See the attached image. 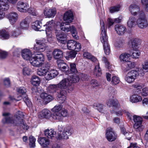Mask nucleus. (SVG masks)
Returning a JSON list of instances; mask_svg holds the SVG:
<instances>
[{
	"label": "nucleus",
	"instance_id": "nucleus-1",
	"mask_svg": "<svg viewBox=\"0 0 148 148\" xmlns=\"http://www.w3.org/2000/svg\"><path fill=\"white\" fill-rule=\"evenodd\" d=\"M23 58L26 60H29L31 64L34 66L39 67L42 65L45 61L43 54L42 53L36 54L34 56L32 57V53L29 49H25L22 51Z\"/></svg>",
	"mask_w": 148,
	"mask_h": 148
},
{
	"label": "nucleus",
	"instance_id": "nucleus-2",
	"mask_svg": "<svg viewBox=\"0 0 148 148\" xmlns=\"http://www.w3.org/2000/svg\"><path fill=\"white\" fill-rule=\"evenodd\" d=\"M18 115H17L14 117V119L10 117H9V113H4L3 114V116L5 117L2 120L3 123H10L13 124L14 125L20 126L24 130H27L29 128V126L24 122L22 118L24 115L21 112H18Z\"/></svg>",
	"mask_w": 148,
	"mask_h": 148
},
{
	"label": "nucleus",
	"instance_id": "nucleus-3",
	"mask_svg": "<svg viewBox=\"0 0 148 148\" xmlns=\"http://www.w3.org/2000/svg\"><path fill=\"white\" fill-rule=\"evenodd\" d=\"M101 26V36L100 40L103 44V49L105 54L108 55L110 53V49L109 45L108 43V37L106 34V28L103 21H100Z\"/></svg>",
	"mask_w": 148,
	"mask_h": 148
},
{
	"label": "nucleus",
	"instance_id": "nucleus-4",
	"mask_svg": "<svg viewBox=\"0 0 148 148\" xmlns=\"http://www.w3.org/2000/svg\"><path fill=\"white\" fill-rule=\"evenodd\" d=\"M143 76L144 73L142 69H140L138 71L135 70H132L128 72L125 77L124 79L127 83L132 84L133 83L139 75Z\"/></svg>",
	"mask_w": 148,
	"mask_h": 148
},
{
	"label": "nucleus",
	"instance_id": "nucleus-5",
	"mask_svg": "<svg viewBox=\"0 0 148 148\" xmlns=\"http://www.w3.org/2000/svg\"><path fill=\"white\" fill-rule=\"evenodd\" d=\"M70 23H67V22L62 23L60 25L61 29L66 32L70 31L73 38L76 39H78V37L77 35V32L76 29L73 25L70 26L69 25Z\"/></svg>",
	"mask_w": 148,
	"mask_h": 148
},
{
	"label": "nucleus",
	"instance_id": "nucleus-6",
	"mask_svg": "<svg viewBox=\"0 0 148 148\" xmlns=\"http://www.w3.org/2000/svg\"><path fill=\"white\" fill-rule=\"evenodd\" d=\"M61 127H58V129L60 133H58V139L59 140H67L69 138V136H70L73 132V129L69 127H65L62 132L61 129Z\"/></svg>",
	"mask_w": 148,
	"mask_h": 148
},
{
	"label": "nucleus",
	"instance_id": "nucleus-7",
	"mask_svg": "<svg viewBox=\"0 0 148 148\" xmlns=\"http://www.w3.org/2000/svg\"><path fill=\"white\" fill-rule=\"evenodd\" d=\"M137 24L139 28L142 29L146 28L148 25L145 14L142 11H141L138 15V18L137 20Z\"/></svg>",
	"mask_w": 148,
	"mask_h": 148
},
{
	"label": "nucleus",
	"instance_id": "nucleus-8",
	"mask_svg": "<svg viewBox=\"0 0 148 148\" xmlns=\"http://www.w3.org/2000/svg\"><path fill=\"white\" fill-rule=\"evenodd\" d=\"M58 84V87L60 90H65L69 92L73 91V88L71 86V83L69 81L68 78H65L62 79Z\"/></svg>",
	"mask_w": 148,
	"mask_h": 148
},
{
	"label": "nucleus",
	"instance_id": "nucleus-9",
	"mask_svg": "<svg viewBox=\"0 0 148 148\" xmlns=\"http://www.w3.org/2000/svg\"><path fill=\"white\" fill-rule=\"evenodd\" d=\"M108 106H110L112 105L114 112L118 116L121 115L123 114L122 111L120 110V107L118 101L117 99H111L108 100L107 102Z\"/></svg>",
	"mask_w": 148,
	"mask_h": 148
},
{
	"label": "nucleus",
	"instance_id": "nucleus-10",
	"mask_svg": "<svg viewBox=\"0 0 148 148\" xmlns=\"http://www.w3.org/2000/svg\"><path fill=\"white\" fill-rule=\"evenodd\" d=\"M55 23L54 21L51 20V21L47 22L45 25L44 26H46V33L47 36V40L49 41H51L52 40V30L55 25Z\"/></svg>",
	"mask_w": 148,
	"mask_h": 148
},
{
	"label": "nucleus",
	"instance_id": "nucleus-11",
	"mask_svg": "<svg viewBox=\"0 0 148 148\" xmlns=\"http://www.w3.org/2000/svg\"><path fill=\"white\" fill-rule=\"evenodd\" d=\"M133 121L135 123L134 127L136 131L140 132L143 129V126L142 125L143 121L142 119L139 116L134 115L133 116Z\"/></svg>",
	"mask_w": 148,
	"mask_h": 148
},
{
	"label": "nucleus",
	"instance_id": "nucleus-12",
	"mask_svg": "<svg viewBox=\"0 0 148 148\" xmlns=\"http://www.w3.org/2000/svg\"><path fill=\"white\" fill-rule=\"evenodd\" d=\"M68 115L67 110L65 109H63L60 112H54L52 115L53 118L55 120L60 121H62L64 117Z\"/></svg>",
	"mask_w": 148,
	"mask_h": 148
},
{
	"label": "nucleus",
	"instance_id": "nucleus-13",
	"mask_svg": "<svg viewBox=\"0 0 148 148\" xmlns=\"http://www.w3.org/2000/svg\"><path fill=\"white\" fill-rule=\"evenodd\" d=\"M46 40L42 39L36 40L37 45H35L34 49L36 52L38 51L43 52L46 49V47L45 45Z\"/></svg>",
	"mask_w": 148,
	"mask_h": 148
},
{
	"label": "nucleus",
	"instance_id": "nucleus-14",
	"mask_svg": "<svg viewBox=\"0 0 148 148\" xmlns=\"http://www.w3.org/2000/svg\"><path fill=\"white\" fill-rule=\"evenodd\" d=\"M56 37L59 42L64 44L66 42V35L64 32L57 29L55 30Z\"/></svg>",
	"mask_w": 148,
	"mask_h": 148
},
{
	"label": "nucleus",
	"instance_id": "nucleus-15",
	"mask_svg": "<svg viewBox=\"0 0 148 148\" xmlns=\"http://www.w3.org/2000/svg\"><path fill=\"white\" fill-rule=\"evenodd\" d=\"M29 7V4L26 2L19 1L16 5L17 9L20 12H26L27 8Z\"/></svg>",
	"mask_w": 148,
	"mask_h": 148
},
{
	"label": "nucleus",
	"instance_id": "nucleus-16",
	"mask_svg": "<svg viewBox=\"0 0 148 148\" xmlns=\"http://www.w3.org/2000/svg\"><path fill=\"white\" fill-rule=\"evenodd\" d=\"M9 7V5L7 2H0V20L4 17L5 14L4 11L8 10Z\"/></svg>",
	"mask_w": 148,
	"mask_h": 148
},
{
	"label": "nucleus",
	"instance_id": "nucleus-17",
	"mask_svg": "<svg viewBox=\"0 0 148 148\" xmlns=\"http://www.w3.org/2000/svg\"><path fill=\"white\" fill-rule=\"evenodd\" d=\"M106 135L107 139L110 141H114L116 138V136L111 128H108L107 129Z\"/></svg>",
	"mask_w": 148,
	"mask_h": 148
},
{
	"label": "nucleus",
	"instance_id": "nucleus-18",
	"mask_svg": "<svg viewBox=\"0 0 148 148\" xmlns=\"http://www.w3.org/2000/svg\"><path fill=\"white\" fill-rule=\"evenodd\" d=\"M18 16L17 13L15 12H11L7 15V18L11 24H14L17 21Z\"/></svg>",
	"mask_w": 148,
	"mask_h": 148
},
{
	"label": "nucleus",
	"instance_id": "nucleus-19",
	"mask_svg": "<svg viewBox=\"0 0 148 148\" xmlns=\"http://www.w3.org/2000/svg\"><path fill=\"white\" fill-rule=\"evenodd\" d=\"M93 108L97 109L99 112L106 114V117L108 119V116L109 115L108 114V110H106V108L104 106L99 103H94L93 105Z\"/></svg>",
	"mask_w": 148,
	"mask_h": 148
},
{
	"label": "nucleus",
	"instance_id": "nucleus-20",
	"mask_svg": "<svg viewBox=\"0 0 148 148\" xmlns=\"http://www.w3.org/2000/svg\"><path fill=\"white\" fill-rule=\"evenodd\" d=\"M43 62V64L41 66H42L41 68L38 69L37 71L38 75L40 76H44L46 75L48 71V67L46 66V64Z\"/></svg>",
	"mask_w": 148,
	"mask_h": 148
},
{
	"label": "nucleus",
	"instance_id": "nucleus-21",
	"mask_svg": "<svg viewBox=\"0 0 148 148\" xmlns=\"http://www.w3.org/2000/svg\"><path fill=\"white\" fill-rule=\"evenodd\" d=\"M44 15L49 18L54 17L56 13V10L55 8L51 9L45 8L44 10Z\"/></svg>",
	"mask_w": 148,
	"mask_h": 148
},
{
	"label": "nucleus",
	"instance_id": "nucleus-22",
	"mask_svg": "<svg viewBox=\"0 0 148 148\" xmlns=\"http://www.w3.org/2000/svg\"><path fill=\"white\" fill-rule=\"evenodd\" d=\"M129 9L131 14L134 16H136L138 14H139L140 11L139 7L135 4L131 5L129 6Z\"/></svg>",
	"mask_w": 148,
	"mask_h": 148
},
{
	"label": "nucleus",
	"instance_id": "nucleus-23",
	"mask_svg": "<svg viewBox=\"0 0 148 148\" xmlns=\"http://www.w3.org/2000/svg\"><path fill=\"white\" fill-rule=\"evenodd\" d=\"M66 94L67 92L65 90H60L57 98L59 103H62L64 102L66 99Z\"/></svg>",
	"mask_w": 148,
	"mask_h": 148
},
{
	"label": "nucleus",
	"instance_id": "nucleus-24",
	"mask_svg": "<svg viewBox=\"0 0 148 148\" xmlns=\"http://www.w3.org/2000/svg\"><path fill=\"white\" fill-rule=\"evenodd\" d=\"M115 29L117 33L121 35L124 34L126 31V29L125 26L119 24H117L115 25Z\"/></svg>",
	"mask_w": 148,
	"mask_h": 148
},
{
	"label": "nucleus",
	"instance_id": "nucleus-25",
	"mask_svg": "<svg viewBox=\"0 0 148 148\" xmlns=\"http://www.w3.org/2000/svg\"><path fill=\"white\" fill-rule=\"evenodd\" d=\"M63 19L67 23H71L73 19V16L72 12L70 10L66 12L64 14Z\"/></svg>",
	"mask_w": 148,
	"mask_h": 148
},
{
	"label": "nucleus",
	"instance_id": "nucleus-26",
	"mask_svg": "<svg viewBox=\"0 0 148 148\" xmlns=\"http://www.w3.org/2000/svg\"><path fill=\"white\" fill-rule=\"evenodd\" d=\"M74 73L67 77L69 81L71 83V85L72 83L77 82L80 79L79 73Z\"/></svg>",
	"mask_w": 148,
	"mask_h": 148
},
{
	"label": "nucleus",
	"instance_id": "nucleus-27",
	"mask_svg": "<svg viewBox=\"0 0 148 148\" xmlns=\"http://www.w3.org/2000/svg\"><path fill=\"white\" fill-rule=\"evenodd\" d=\"M21 31L28 29L29 27V23L27 22V18L22 20L20 23V26H16Z\"/></svg>",
	"mask_w": 148,
	"mask_h": 148
},
{
	"label": "nucleus",
	"instance_id": "nucleus-28",
	"mask_svg": "<svg viewBox=\"0 0 148 148\" xmlns=\"http://www.w3.org/2000/svg\"><path fill=\"white\" fill-rule=\"evenodd\" d=\"M10 36L9 32L8 29H4L0 30V37L1 39H8Z\"/></svg>",
	"mask_w": 148,
	"mask_h": 148
},
{
	"label": "nucleus",
	"instance_id": "nucleus-29",
	"mask_svg": "<svg viewBox=\"0 0 148 148\" xmlns=\"http://www.w3.org/2000/svg\"><path fill=\"white\" fill-rule=\"evenodd\" d=\"M131 54L128 53H123L121 54L119 56L120 61L122 62L125 63L130 60Z\"/></svg>",
	"mask_w": 148,
	"mask_h": 148
},
{
	"label": "nucleus",
	"instance_id": "nucleus-30",
	"mask_svg": "<svg viewBox=\"0 0 148 148\" xmlns=\"http://www.w3.org/2000/svg\"><path fill=\"white\" fill-rule=\"evenodd\" d=\"M38 141L41 146L44 147L47 146L50 143V140L46 137H39Z\"/></svg>",
	"mask_w": 148,
	"mask_h": 148
},
{
	"label": "nucleus",
	"instance_id": "nucleus-31",
	"mask_svg": "<svg viewBox=\"0 0 148 148\" xmlns=\"http://www.w3.org/2000/svg\"><path fill=\"white\" fill-rule=\"evenodd\" d=\"M129 52L131 53V56L133 58H138L140 54V52L138 48L130 49Z\"/></svg>",
	"mask_w": 148,
	"mask_h": 148
},
{
	"label": "nucleus",
	"instance_id": "nucleus-32",
	"mask_svg": "<svg viewBox=\"0 0 148 148\" xmlns=\"http://www.w3.org/2000/svg\"><path fill=\"white\" fill-rule=\"evenodd\" d=\"M40 97L47 103L52 101L53 98L51 95L47 94L45 92L42 93L40 95Z\"/></svg>",
	"mask_w": 148,
	"mask_h": 148
},
{
	"label": "nucleus",
	"instance_id": "nucleus-33",
	"mask_svg": "<svg viewBox=\"0 0 148 148\" xmlns=\"http://www.w3.org/2000/svg\"><path fill=\"white\" fill-rule=\"evenodd\" d=\"M45 134L49 138H52L54 137L56 134V132L54 130L52 129L49 130L48 129L45 130L44 131Z\"/></svg>",
	"mask_w": 148,
	"mask_h": 148
},
{
	"label": "nucleus",
	"instance_id": "nucleus-34",
	"mask_svg": "<svg viewBox=\"0 0 148 148\" xmlns=\"http://www.w3.org/2000/svg\"><path fill=\"white\" fill-rule=\"evenodd\" d=\"M137 24L136 19L134 17L131 16L127 22V26L130 28L134 27Z\"/></svg>",
	"mask_w": 148,
	"mask_h": 148
},
{
	"label": "nucleus",
	"instance_id": "nucleus-35",
	"mask_svg": "<svg viewBox=\"0 0 148 148\" xmlns=\"http://www.w3.org/2000/svg\"><path fill=\"white\" fill-rule=\"evenodd\" d=\"M21 33V31L16 26L13 27V29L11 33V36L14 38L18 37Z\"/></svg>",
	"mask_w": 148,
	"mask_h": 148
},
{
	"label": "nucleus",
	"instance_id": "nucleus-36",
	"mask_svg": "<svg viewBox=\"0 0 148 148\" xmlns=\"http://www.w3.org/2000/svg\"><path fill=\"white\" fill-rule=\"evenodd\" d=\"M42 25V23L40 21H36L32 23V28L36 31H41L43 30V29H40Z\"/></svg>",
	"mask_w": 148,
	"mask_h": 148
},
{
	"label": "nucleus",
	"instance_id": "nucleus-37",
	"mask_svg": "<svg viewBox=\"0 0 148 148\" xmlns=\"http://www.w3.org/2000/svg\"><path fill=\"white\" fill-rule=\"evenodd\" d=\"M142 100V97L136 95H134L130 96V101L133 103H136L140 102Z\"/></svg>",
	"mask_w": 148,
	"mask_h": 148
},
{
	"label": "nucleus",
	"instance_id": "nucleus-38",
	"mask_svg": "<svg viewBox=\"0 0 148 148\" xmlns=\"http://www.w3.org/2000/svg\"><path fill=\"white\" fill-rule=\"evenodd\" d=\"M58 74V72L56 70L53 69L51 70L48 73L47 75L46 76V77L47 79H51L56 77Z\"/></svg>",
	"mask_w": 148,
	"mask_h": 148
},
{
	"label": "nucleus",
	"instance_id": "nucleus-39",
	"mask_svg": "<svg viewBox=\"0 0 148 148\" xmlns=\"http://www.w3.org/2000/svg\"><path fill=\"white\" fill-rule=\"evenodd\" d=\"M62 52L60 49H55L53 53V54L54 58L55 59H58L62 57Z\"/></svg>",
	"mask_w": 148,
	"mask_h": 148
},
{
	"label": "nucleus",
	"instance_id": "nucleus-40",
	"mask_svg": "<svg viewBox=\"0 0 148 148\" xmlns=\"http://www.w3.org/2000/svg\"><path fill=\"white\" fill-rule=\"evenodd\" d=\"M40 78L36 75H33L31 79V83L33 85L37 86L40 83Z\"/></svg>",
	"mask_w": 148,
	"mask_h": 148
},
{
	"label": "nucleus",
	"instance_id": "nucleus-41",
	"mask_svg": "<svg viewBox=\"0 0 148 148\" xmlns=\"http://www.w3.org/2000/svg\"><path fill=\"white\" fill-rule=\"evenodd\" d=\"M58 84H50L47 88V91L49 92H53L58 89Z\"/></svg>",
	"mask_w": 148,
	"mask_h": 148
},
{
	"label": "nucleus",
	"instance_id": "nucleus-42",
	"mask_svg": "<svg viewBox=\"0 0 148 148\" xmlns=\"http://www.w3.org/2000/svg\"><path fill=\"white\" fill-rule=\"evenodd\" d=\"M93 74L97 77L101 76L102 75L101 69L99 67V64L98 63L95 66L94 69Z\"/></svg>",
	"mask_w": 148,
	"mask_h": 148
},
{
	"label": "nucleus",
	"instance_id": "nucleus-43",
	"mask_svg": "<svg viewBox=\"0 0 148 148\" xmlns=\"http://www.w3.org/2000/svg\"><path fill=\"white\" fill-rule=\"evenodd\" d=\"M39 114L41 117L47 118L50 116V112L48 109H45L42 110Z\"/></svg>",
	"mask_w": 148,
	"mask_h": 148
},
{
	"label": "nucleus",
	"instance_id": "nucleus-44",
	"mask_svg": "<svg viewBox=\"0 0 148 148\" xmlns=\"http://www.w3.org/2000/svg\"><path fill=\"white\" fill-rule=\"evenodd\" d=\"M77 52L75 51H70L67 52L66 55L65 56V58L67 60H69L70 58H74L77 54Z\"/></svg>",
	"mask_w": 148,
	"mask_h": 148
},
{
	"label": "nucleus",
	"instance_id": "nucleus-45",
	"mask_svg": "<svg viewBox=\"0 0 148 148\" xmlns=\"http://www.w3.org/2000/svg\"><path fill=\"white\" fill-rule=\"evenodd\" d=\"M83 56L86 58L90 59L93 62H96L97 61V59L91 54L87 52H84L83 54Z\"/></svg>",
	"mask_w": 148,
	"mask_h": 148
},
{
	"label": "nucleus",
	"instance_id": "nucleus-46",
	"mask_svg": "<svg viewBox=\"0 0 148 148\" xmlns=\"http://www.w3.org/2000/svg\"><path fill=\"white\" fill-rule=\"evenodd\" d=\"M58 65L59 68L62 71H64L65 70L67 69H68V65L62 61H61L58 62Z\"/></svg>",
	"mask_w": 148,
	"mask_h": 148
},
{
	"label": "nucleus",
	"instance_id": "nucleus-47",
	"mask_svg": "<svg viewBox=\"0 0 148 148\" xmlns=\"http://www.w3.org/2000/svg\"><path fill=\"white\" fill-rule=\"evenodd\" d=\"M76 43V41L71 40L67 42V46L68 49L73 50L74 45Z\"/></svg>",
	"mask_w": 148,
	"mask_h": 148
},
{
	"label": "nucleus",
	"instance_id": "nucleus-48",
	"mask_svg": "<svg viewBox=\"0 0 148 148\" xmlns=\"http://www.w3.org/2000/svg\"><path fill=\"white\" fill-rule=\"evenodd\" d=\"M139 40L137 38L130 40L131 46H130V49H134V48H138L137 46L138 45Z\"/></svg>",
	"mask_w": 148,
	"mask_h": 148
},
{
	"label": "nucleus",
	"instance_id": "nucleus-49",
	"mask_svg": "<svg viewBox=\"0 0 148 148\" xmlns=\"http://www.w3.org/2000/svg\"><path fill=\"white\" fill-rule=\"evenodd\" d=\"M124 41L123 40L121 39L118 40L114 43L115 46L117 48H122L123 46Z\"/></svg>",
	"mask_w": 148,
	"mask_h": 148
},
{
	"label": "nucleus",
	"instance_id": "nucleus-50",
	"mask_svg": "<svg viewBox=\"0 0 148 148\" xmlns=\"http://www.w3.org/2000/svg\"><path fill=\"white\" fill-rule=\"evenodd\" d=\"M120 82L119 78L116 76H113L112 77L111 84L113 85H115L119 84Z\"/></svg>",
	"mask_w": 148,
	"mask_h": 148
},
{
	"label": "nucleus",
	"instance_id": "nucleus-51",
	"mask_svg": "<svg viewBox=\"0 0 148 148\" xmlns=\"http://www.w3.org/2000/svg\"><path fill=\"white\" fill-rule=\"evenodd\" d=\"M29 145L30 147L34 148L35 147L36 139L33 136H31L29 137Z\"/></svg>",
	"mask_w": 148,
	"mask_h": 148
},
{
	"label": "nucleus",
	"instance_id": "nucleus-52",
	"mask_svg": "<svg viewBox=\"0 0 148 148\" xmlns=\"http://www.w3.org/2000/svg\"><path fill=\"white\" fill-rule=\"evenodd\" d=\"M62 107L63 105L62 104L57 105L51 109V111L54 112H60V111L63 109Z\"/></svg>",
	"mask_w": 148,
	"mask_h": 148
},
{
	"label": "nucleus",
	"instance_id": "nucleus-53",
	"mask_svg": "<svg viewBox=\"0 0 148 148\" xmlns=\"http://www.w3.org/2000/svg\"><path fill=\"white\" fill-rule=\"evenodd\" d=\"M120 7V6L119 5L111 7L109 9L110 12L112 13L118 12L119 10Z\"/></svg>",
	"mask_w": 148,
	"mask_h": 148
},
{
	"label": "nucleus",
	"instance_id": "nucleus-54",
	"mask_svg": "<svg viewBox=\"0 0 148 148\" xmlns=\"http://www.w3.org/2000/svg\"><path fill=\"white\" fill-rule=\"evenodd\" d=\"M70 71L73 73H78L77 72V69L76 68V64L74 63H70Z\"/></svg>",
	"mask_w": 148,
	"mask_h": 148
},
{
	"label": "nucleus",
	"instance_id": "nucleus-55",
	"mask_svg": "<svg viewBox=\"0 0 148 148\" xmlns=\"http://www.w3.org/2000/svg\"><path fill=\"white\" fill-rule=\"evenodd\" d=\"M121 131L123 134L126 136V138L130 140L131 139V135H130L129 133L126 132L124 128H121Z\"/></svg>",
	"mask_w": 148,
	"mask_h": 148
},
{
	"label": "nucleus",
	"instance_id": "nucleus-56",
	"mask_svg": "<svg viewBox=\"0 0 148 148\" xmlns=\"http://www.w3.org/2000/svg\"><path fill=\"white\" fill-rule=\"evenodd\" d=\"M81 44L76 41V43L74 46L73 50L77 52V51H79L81 49Z\"/></svg>",
	"mask_w": 148,
	"mask_h": 148
},
{
	"label": "nucleus",
	"instance_id": "nucleus-57",
	"mask_svg": "<svg viewBox=\"0 0 148 148\" xmlns=\"http://www.w3.org/2000/svg\"><path fill=\"white\" fill-rule=\"evenodd\" d=\"M17 92L20 94L22 95L25 94L26 92V90L24 87H21L17 88Z\"/></svg>",
	"mask_w": 148,
	"mask_h": 148
},
{
	"label": "nucleus",
	"instance_id": "nucleus-58",
	"mask_svg": "<svg viewBox=\"0 0 148 148\" xmlns=\"http://www.w3.org/2000/svg\"><path fill=\"white\" fill-rule=\"evenodd\" d=\"M7 52L0 50V59H3L6 58L8 56Z\"/></svg>",
	"mask_w": 148,
	"mask_h": 148
},
{
	"label": "nucleus",
	"instance_id": "nucleus-59",
	"mask_svg": "<svg viewBox=\"0 0 148 148\" xmlns=\"http://www.w3.org/2000/svg\"><path fill=\"white\" fill-rule=\"evenodd\" d=\"M23 99L27 106L30 107L31 105V103L27 96L26 95L23 97Z\"/></svg>",
	"mask_w": 148,
	"mask_h": 148
},
{
	"label": "nucleus",
	"instance_id": "nucleus-60",
	"mask_svg": "<svg viewBox=\"0 0 148 148\" xmlns=\"http://www.w3.org/2000/svg\"><path fill=\"white\" fill-rule=\"evenodd\" d=\"M127 65L128 67L130 69H131L134 68L135 66V64L134 62H131L129 60L128 62H127Z\"/></svg>",
	"mask_w": 148,
	"mask_h": 148
},
{
	"label": "nucleus",
	"instance_id": "nucleus-61",
	"mask_svg": "<svg viewBox=\"0 0 148 148\" xmlns=\"http://www.w3.org/2000/svg\"><path fill=\"white\" fill-rule=\"evenodd\" d=\"M28 12L29 13L31 14L33 16H35L36 14V13L34 10L32 8H27V10L26 12Z\"/></svg>",
	"mask_w": 148,
	"mask_h": 148
},
{
	"label": "nucleus",
	"instance_id": "nucleus-62",
	"mask_svg": "<svg viewBox=\"0 0 148 148\" xmlns=\"http://www.w3.org/2000/svg\"><path fill=\"white\" fill-rule=\"evenodd\" d=\"M23 73L24 75H28L29 74L30 69L28 67H26L23 68Z\"/></svg>",
	"mask_w": 148,
	"mask_h": 148
},
{
	"label": "nucleus",
	"instance_id": "nucleus-63",
	"mask_svg": "<svg viewBox=\"0 0 148 148\" xmlns=\"http://www.w3.org/2000/svg\"><path fill=\"white\" fill-rule=\"evenodd\" d=\"M79 77L82 80L85 81L88 79V76L87 74L79 73Z\"/></svg>",
	"mask_w": 148,
	"mask_h": 148
},
{
	"label": "nucleus",
	"instance_id": "nucleus-64",
	"mask_svg": "<svg viewBox=\"0 0 148 148\" xmlns=\"http://www.w3.org/2000/svg\"><path fill=\"white\" fill-rule=\"evenodd\" d=\"M143 68L145 72L148 71V61L144 62L143 64Z\"/></svg>",
	"mask_w": 148,
	"mask_h": 148
}]
</instances>
